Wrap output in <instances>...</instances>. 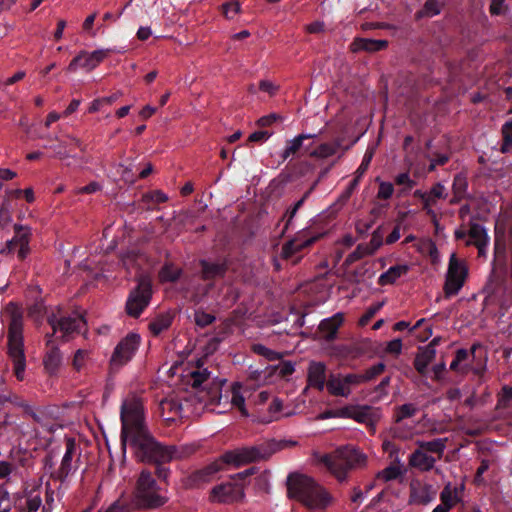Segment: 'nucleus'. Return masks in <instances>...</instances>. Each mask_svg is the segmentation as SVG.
<instances>
[{"instance_id":"obj_53","label":"nucleus","mask_w":512,"mask_h":512,"mask_svg":"<svg viewBox=\"0 0 512 512\" xmlns=\"http://www.w3.org/2000/svg\"><path fill=\"white\" fill-rule=\"evenodd\" d=\"M372 158H373V151H366L361 164L359 165V167L357 168V170L355 172V176L357 178L361 179L363 177V175L366 173V171L369 168Z\"/></svg>"},{"instance_id":"obj_52","label":"nucleus","mask_w":512,"mask_h":512,"mask_svg":"<svg viewBox=\"0 0 512 512\" xmlns=\"http://www.w3.org/2000/svg\"><path fill=\"white\" fill-rule=\"evenodd\" d=\"M452 188H453V192L456 196L462 195L467 188L466 177L463 176L462 174L455 175V177L453 179Z\"/></svg>"},{"instance_id":"obj_23","label":"nucleus","mask_w":512,"mask_h":512,"mask_svg":"<svg viewBox=\"0 0 512 512\" xmlns=\"http://www.w3.org/2000/svg\"><path fill=\"white\" fill-rule=\"evenodd\" d=\"M222 469L220 461H215L206 467L191 473L188 477V485L200 486L211 481L214 474Z\"/></svg>"},{"instance_id":"obj_29","label":"nucleus","mask_w":512,"mask_h":512,"mask_svg":"<svg viewBox=\"0 0 512 512\" xmlns=\"http://www.w3.org/2000/svg\"><path fill=\"white\" fill-rule=\"evenodd\" d=\"M387 46H388V41H386V40L356 38L351 43V51L352 52H359V51L376 52V51L383 50Z\"/></svg>"},{"instance_id":"obj_34","label":"nucleus","mask_w":512,"mask_h":512,"mask_svg":"<svg viewBox=\"0 0 512 512\" xmlns=\"http://www.w3.org/2000/svg\"><path fill=\"white\" fill-rule=\"evenodd\" d=\"M222 397L220 382H213L207 391L201 390L199 395L200 401L205 405H220Z\"/></svg>"},{"instance_id":"obj_60","label":"nucleus","mask_w":512,"mask_h":512,"mask_svg":"<svg viewBox=\"0 0 512 512\" xmlns=\"http://www.w3.org/2000/svg\"><path fill=\"white\" fill-rule=\"evenodd\" d=\"M215 320V317L211 314L205 313V312H196L195 314V321L196 324L205 327L207 325H210Z\"/></svg>"},{"instance_id":"obj_30","label":"nucleus","mask_w":512,"mask_h":512,"mask_svg":"<svg viewBox=\"0 0 512 512\" xmlns=\"http://www.w3.org/2000/svg\"><path fill=\"white\" fill-rule=\"evenodd\" d=\"M202 278L204 280H213L217 277H223L227 271L226 262H209L201 260Z\"/></svg>"},{"instance_id":"obj_7","label":"nucleus","mask_w":512,"mask_h":512,"mask_svg":"<svg viewBox=\"0 0 512 512\" xmlns=\"http://www.w3.org/2000/svg\"><path fill=\"white\" fill-rule=\"evenodd\" d=\"M135 504L142 509H157L165 505L168 498L160 492L156 480L149 471L143 470L134 491Z\"/></svg>"},{"instance_id":"obj_10","label":"nucleus","mask_w":512,"mask_h":512,"mask_svg":"<svg viewBox=\"0 0 512 512\" xmlns=\"http://www.w3.org/2000/svg\"><path fill=\"white\" fill-rule=\"evenodd\" d=\"M141 337L137 333L127 334L114 348L110 358L112 369H119L126 365L139 348Z\"/></svg>"},{"instance_id":"obj_58","label":"nucleus","mask_w":512,"mask_h":512,"mask_svg":"<svg viewBox=\"0 0 512 512\" xmlns=\"http://www.w3.org/2000/svg\"><path fill=\"white\" fill-rule=\"evenodd\" d=\"M506 4L505 0H491L489 6V12L493 16L501 15L505 12Z\"/></svg>"},{"instance_id":"obj_1","label":"nucleus","mask_w":512,"mask_h":512,"mask_svg":"<svg viewBox=\"0 0 512 512\" xmlns=\"http://www.w3.org/2000/svg\"><path fill=\"white\" fill-rule=\"evenodd\" d=\"M120 418L122 445L129 442L142 462L161 464L184 456L183 449L163 446L150 435L145 424L143 402L137 395L130 394L123 400Z\"/></svg>"},{"instance_id":"obj_59","label":"nucleus","mask_w":512,"mask_h":512,"mask_svg":"<svg viewBox=\"0 0 512 512\" xmlns=\"http://www.w3.org/2000/svg\"><path fill=\"white\" fill-rule=\"evenodd\" d=\"M402 347V340L400 338H396L387 343L385 351L389 354L398 356L402 352Z\"/></svg>"},{"instance_id":"obj_9","label":"nucleus","mask_w":512,"mask_h":512,"mask_svg":"<svg viewBox=\"0 0 512 512\" xmlns=\"http://www.w3.org/2000/svg\"><path fill=\"white\" fill-rule=\"evenodd\" d=\"M468 276V267L464 260L459 259L455 253L449 258L445 276L444 293L446 297L457 295L463 287Z\"/></svg>"},{"instance_id":"obj_37","label":"nucleus","mask_w":512,"mask_h":512,"mask_svg":"<svg viewBox=\"0 0 512 512\" xmlns=\"http://www.w3.org/2000/svg\"><path fill=\"white\" fill-rule=\"evenodd\" d=\"M172 323V316L169 313H162L157 315L150 323L149 330L154 336H158L163 331L167 330Z\"/></svg>"},{"instance_id":"obj_36","label":"nucleus","mask_w":512,"mask_h":512,"mask_svg":"<svg viewBox=\"0 0 512 512\" xmlns=\"http://www.w3.org/2000/svg\"><path fill=\"white\" fill-rule=\"evenodd\" d=\"M74 148H79L82 151L84 150L79 139L75 137H69L68 143H61L54 147L55 156L60 160H65L71 156V152L74 150Z\"/></svg>"},{"instance_id":"obj_22","label":"nucleus","mask_w":512,"mask_h":512,"mask_svg":"<svg viewBox=\"0 0 512 512\" xmlns=\"http://www.w3.org/2000/svg\"><path fill=\"white\" fill-rule=\"evenodd\" d=\"M308 385L319 391L327 387L326 366L322 362H311L307 374Z\"/></svg>"},{"instance_id":"obj_38","label":"nucleus","mask_w":512,"mask_h":512,"mask_svg":"<svg viewBox=\"0 0 512 512\" xmlns=\"http://www.w3.org/2000/svg\"><path fill=\"white\" fill-rule=\"evenodd\" d=\"M440 501L439 505L451 510L456 504L460 501L458 496L457 488H452L451 484L445 485L443 490L440 493Z\"/></svg>"},{"instance_id":"obj_16","label":"nucleus","mask_w":512,"mask_h":512,"mask_svg":"<svg viewBox=\"0 0 512 512\" xmlns=\"http://www.w3.org/2000/svg\"><path fill=\"white\" fill-rule=\"evenodd\" d=\"M490 238L486 228L479 223H470L468 229V239L465 244L467 246H475L478 250L479 257H486Z\"/></svg>"},{"instance_id":"obj_62","label":"nucleus","mask_w":512,"mask_h":512,"mask_svg":"<svg viewBox=\"0 0 512 512\" xmlns=\"http://www.w3.org/2000/svg\"><path fill=\"white\" fill-rule=\"evenodd\" d=\"M325 29V23L323 21H315L305 26V31L310 34L322 33Z\"/></svg>"},{"instance_id":"obj_57","label":"nucleus","mask_w":512,"mask_h":512,"mask_svg":"<svg viewBox=\"0 0 512 512\" xmlns=\"http://www.w3.org/2000/svg\"><path fill=\"white\" fill-rule=\"evenodd\" d=\"M423 13L426 16H435L440 13V7L437 0H428L423 7Z\"/></svg>"},{"instance_id":"obj_49","label":"nucleus","mask_w":512,"mask_h":512,"mask_svg":"<svg viewBox=\"0 0 512 512\" xmlns=\"http://www.w3.org/2000/svg\"><path fill=\"white\" fill-rule=\"evenodd\" d=\"M223 14L227 19H233L241 10L237 0H231L222 5Z\"/></svg>"},{"instance_id":"obj_4","label":"nucleus","mask_w":512,"mask_h":512,"mask_svg":"<svg viewBox=\"0 0 512 512\" xmlns=\"http://www.w3.org/2000/svg\"><path fill=\"white\" fill-rule=\"evenodd\" d=\"M9 315L8 325V356L13 363L16 378L22 381L25 376L26 357L23 341V311L14 303H9L6 308Z\"/></svg>"},{"instance_id":"obj_31","label":"nucleus","mask_w":512,"mask_h":512,"mask_svg":"<svg viewBox=\"0 0 512 512\" xmlns=\"http://www.w3.org/2000/svg\"><path fill=\"white\" fill-rule=\"evenodd\" d=\"M409 271L407 264H400L391 266L386 272L379 276L378 284L381 286L392 285L399 278L406 275Z\"/></svg>"},{"instance_id":"obj_61","label":"nucleus","mask_w":512,"mask_h":512,"mask_svg":"<svg viewBox=\"0 0 512 512\" xmlns=\"http://www.w3.org/2000/svg\"><path fill=\"white\" fill-rule=\"evenodd\" d=\"M259 89L270 96H274L278 92L279 86L274 84L272 81L261 80L259 82Z\"/></svg>"},{"instance_id":"obj_56","label":"nucleus","mask_w":512,"mask_h":512,"mask_svg":"<svg viewBox=\"0 0 512 512\" xmlns=\"http://www.w3.org/2000/svg\"><path fill=\"white\" fill-rule=\"evenodd\" d=\"M87 356L88 352L86 350L78 349L75 352L72 364L77 371H79L85 365Z\"/></svg>"},{"instance_id":"obj_12","label":"nucleus","mask_w":512,"mask_h":512,"mask_svg":"<svg viewBox=\"0 0 512 512\" xmlns=\"http://www.w3.org/2000/svg\"><path fill=\"white\" fill-rule=\"evenodd\" d=\"M110 49H98L92 52L81 51L72 61L69 63L67 70L69 72H75L79 67L84 68L88 71L96 68L101 62L104 61L110 54Z\"/></svg>"},{"instance_id":"obj_42","label":"nucleus","mask_w":512,"mask_h":512,"mask_svg":"<svg viewBox=\"0 0 512 512\" xmlns=\"http://www.w3.org/2000/svg\"><path fill=\"white\" fill-rule=\"evenodd\" d=\"M252 349H253V352L265 357L269 361H276L281 358V354L279 352L274 351L270 348H267L266 346H264L262 344L253 345Z\"/></svg>"},{"instance_id":"obj_25","label":"nucleus","mask_w":512,"mask_h":512,"mask_svg":"<svg viewBox=\"0 0 512 512\" xmlns=\"http://www.w3.org/2000/svg\"><path fill=\"white\" fill-rule=\"evenodd\" d=\"M322 234L309 237L307 239H300L299 237L286 242L282 246L281 257L283 259H289L296 253L302 251L304 248L313 244Z\"/></svg>"},{"instance_id":"obj_45","label":"nucleus","mask_w":512,"mask_h":512,"mask_svg":"<svg viewBox=\"0 0 512 512\" xmlns=\"http://www.w3.org/2000/svg\"><path fill=\"white\" fill-rule=\"evenodd\" d=\"M401 474V471L396 466H388L385 469L379 471L376 475V478L382 480L384 482H388L398 478Z\"/></svg>"},{"instance_id":"obj_64","label":"nucleus","mask_w":512,"mask_h":512,"mask_svg":"<svg viewBox=\"0 0 512 512\" xmlns=\"http://www.w3.org/2000/svg\"><path fill=\"white\" fill-rule=\"evenodd\" d=\"M510 401H512V387L510 386H504L502 388V394L499 402L506 406Z\"/></svg>"},{"instance_id":"obj_20","label":"nucleus","mask_w":512,"mask_h":512,"mask_svg":"<svg viewBox=\"0 0 512 512\" xmlns=\"http://www.w3.org/2000/svg\"><path fill=\"white\" fill-rule=\"evenodd\" d=\"M47 350L43 357V365L49 374H55L62 364V354L54 344L53 335H46Z\"/></svg>"},{"instance_id":"obj_24","label":"nucleus","mask_w":512,"mask_h":512,"mask_svg":"<svg viewBox=\"0 0 512 512\" xmlns=\"http://www.w3.org/2000/svg\"><path fill=\"white\" fill-rule=\"evenodd\" d=\"M344 322V314L337 312L333 316L323 319L319 324V330L323 337L327 341L334 340L336 338L339 327Z\"/></svg>"},{"instance_id":"obj_33","label":"nucleus","mask_w":512,"mask_h":512,"mask_svg":"<svg viewBox=\"0 0 512 512\" xmlns=\"http://www.w3.org/2000/svg\"><path fill=\"white\" fill-rule=\"evenodd\" d=\"M341 147V140L337 139L330 143H322L314 150L310 151L308 155L313 158L326 159L337 153Z\"/></svg>"},{"instance_id":"obj_63","label":"nucleus","mask_w":512,"mask_h":512,"mask_svg":"<svg viewBox=\"0 0 512 512\" xmlns=\"http://www.w3.org/2000/svg\"><path fill=\"white\" fill-rule=\"evenodd\" d=\"M359 182L360 179L354 176L353 180L349 183L346 190L342 193L341 198L344 200H348L355 191V189L357 188Z\"/></svg>"},{"instance_id":"obj_41","label":"nucleus","mask_w":512,"mask_h":512,"mask_svg":"<svg viewBox=\"0 0 512 512\" xmlns=\"http://www.w3.org/2000/svg\"><path fill=\"white\" fill-rule=\"evenodd\" d=\"M501 132L503 142L500 151L502 153H508L512 149V119L503 124Z\"/></svg>"},{"instance_id":"obj_2","label":"nucleus","mask_w":512,"mask_h":512,"mask_svg":"<svg viewBox=\"0 0 512 512\" xmlns=\"http://www.w3.org/2000/svg\"><path fill=\"white\" fill-rule=\"evenodd\" d=\"M288 496L313 512L325 511L333 502L332 495L313 478L303 474H290L287 478Z\"/></svg>"},{"instance_id":"obj_3","label":"nucleus","mask_w":512,"mask_h":512,"mask_svg":"<svg viewBox=\"0 0 512 512\" xmlns=\"http://www.w3.org/2000/svg\"><path fill=\"white\" fill-rule=\"evenodd\" d=\"M298 444L294 440L269 439L253 446L239 447L226 451L221 455L220 463L232 465L236 468L254 462L268 460L273 454Z\"/></svg>"},{"instance_id":"obj_44","label":"nucleus","mask_w":512,"mask_h":512,"mask_svg":"<svg viewBox=\"0 0 512 512\" xmlns=\"http://www.w3.org/2000/svg\"><path fill=\"white\" fill-rule=\"evenodd\" d=\"M384 302H377L367 308L365 313L360 317L358 324L361 327L366 326L375 314L383 307Z\"/></svg>"},{"instance_id":"obj_50","label":"nucleus","mask_w":512,"mask_h":512,"mask_svg":"<svg viewBox=\"0 0 512 512\" xmlns=\"http://www.w3.org/2000/svg\"><path fill=\"white\" fill-rule=\"evenodd\" d=\"M99 512H130V505L127 499L120 497L114 501L106 510Z\"/></svg>"},{"instance_id":"obj_5","label":"nucleus","mask_w":512,"mask_h":512,"mask_svg":"<svg viewBox=\"0 0 512 512\" xmlns=\"http://www.w3.org/2000/svg\"><path fill=\"white\" fill-rule=\"evenodd\" d=\"M321 461L342 482L349 470L366 466L367 456L359 448L347 445L338 448L333 454L324 455Z\"/></svg>"},{"instance_id":"obj_47","label":"nucleus","mask_w":512,"mask_h":512,"mask_svg":"<svg viewBox=\"0 0 512 512\" xmlns=\"http://www.w3.org/2000/svg\"><path fill=\"white\" fill-rule=\"evenodd\" d=\"M395 183L397 185H403L404 188L400 191L401 194L407 193L409 190H411L416 182L411 179L408 172L400 173L395 177Z\"/></svg>"},{"instance_id":"obj_17","label":"nucleus","mask_w":512,"mask_h":512,"mask_svg":"<svg viewBox=\"0 0 512 512\" xmlns=\"http://www.w3.org/2000/svg\"><path fill=\"white\" fill-rule=\"evenodd\" d=\"M447 195L445 186L437 182L427 191L424 205H422V210L430 217L436 229L439 227V217L433 206L437 203V200L445 199Z\"/></svg>"},{"instance_id":"obj_14","label":"nucleus","mask_w":512,"mask_h":512,"mask_svg":"<svg viewBox=\"0 0 512 512\" xmlns=\"http://www.w3.org/2000/svg\"><path fill=\"white\" fill-rule=\"evenodd\" d=\"M42 491L40 487L25 490L17 494L13 500V507L16 512H36L42 505Z\"/></svg>"},{"instance_id":"obj_55","label":"nucleus","mask_w":512,"mask_h":512,"mask_svg":"<svg viewBox=\"0 0 512 512\" xmlns=\"http://www.w3.org/2000/svg\"><path fill=\"white\" fill-rule=\"evenodd\" d=\"M13 506L9 493L0 487V512H9Z\"/></svg>"},{"instance_id":"obj_51","label":"nucleus","mask_w":512,"mask_h":512,"mask_svg":"<svg viewBox=\"0 0 512 512\" xmlns=\"http://www.w3.org/2000/svg\"><path fill=\"white\" fill-rule=\"evenodd\" d=\"M417 409L413 404L407 403L399 407L396 421L399 422L405 418H410L415 415Z\"/></svg>"},{"instance_id":"obj_40","label":"nucleus","mask_w":512,"mask_h":512,"mask_svg":"<svg viewBox=\"0 0 512 512\" xmlns=\"http://www.w3.org/2000/svg\"><path fill=\"white\" fill-rule=\"evenodd\" d=\"M371 255H373V248L370 249L364 243H361L356 247V249L353 252H351L346 257V259L344 261V265L350 266L354 262H356L364 257L371 256Z\"/></svg>"},{"instance_id":"obj_46","label":"nucleus","mask_w":512,"mask_h":512,"mask_svg":"<svg viewBox=\"0 0 512 512\" xmlns=\"http://www.w3.org/2000/svg\"><path fill=\"white\" fill-rule=\"evenodd\" d=\"M231 405L238 408L243 416H248V412L245 407V399L241 395L240 391L234 386L232 389Z\"/></svg>"},{"instance_id":"obj_6","label":"nucleus","mask_w":512,"mask_h":512,"mask_svg":"<svg viewBox=\"0 0 512 512\" xmlns=\"http://www.w3.org/2000/svg\"><path fill=\"white\" fill-rule=\"evenodd\" d=\"M385 368L386 365L379 362L360 373L331 374L327 380V390L333 396L347 398L353 388L374 380L384 372Z\"/></svg>"},{"instance_id":"obj_32","label":"nucleus","mask_w":512,"mask_h":512,"mask_svg":"<svg viewBox=\"0 0 512 512\" xmlns=\"http://www.w3.org/2000/svg\"><path fill=\"white\" fill-rule=\"evenodd\" d=\"M436 356V349L430 347L422 348L414 359V367L420 374H425L429 364Z\"/></svg>"},{"instance_id":"obj_21","label":"nucleus","mask_w":512,"mask_h":512,"mask_svg":"<svg viewBox=\"0 0 512 512\" xmlns=\"http://www.w3.org/2000/svg\"><path fill=\"white\" fill-rule=\"evenodd\" d=\"M76 450L77 448L75 440L73 438H68L66 440V451L62 457L60 467L57 471V476L62 481L76 470V467L72 464Z\"/></svg>"},{"instance_id":"obj_39","label":"nucleus","mask_w":512,"mask_h":512,"mask_svg":"<svg viewBox=\"0 0 512 512\" xmlns=\"http://www.w3.org/2000/svg\"><path fill=\"white\" fill-rule=\"evenodd\" d=\"M189 380L188 382L191 384L193 388H199L204 382L209 379L210 372L207 368H204L202 365H198L197 368L191 372H189Z\"/></svg>"},{"instance_id":"obj_27","label":"nucleus","mask_w":512,"mask_h":512,"mask_svg":"<svg viewBox=\"0 0 512 512\" xmlns=\"http://www.w3.org/2000/svg\"><path fill=\"white\" fill-rule=\"evenodd\" d=\"M437 459L428 455L425 451L416 449L409 457V465L421 471H430L434 468Z\"/></svg>"},{"instance_id":"obj_54","label":"nucleus","mask_w":512,"mask_h":512,"mask_svg":"<svg viewBox=\"0 0 512 512\" xmlns=\"http://www.w3.org/2000/svg\"><path fill=\"white\" fill-rule=\"evenodd\" d=\"M415 247L422 254H426L429 250L436 251V244L428 238L419 239Z\"/></svg>"},{"instance_id":"obj_13","label":"nucleus","mask_w":512,"mask_h":512,"mask_svg":"<svg viewBox=\"0 0 512 512\" xmlns=\"http://www.w3.org/2000/svg\"><path fill=\"white\" fill-rule=\"evenodd\" d=\"M243 498V487L232 482L219 484L211 491V500L217 503L231 504Z\"/></svg>"},{"instance_id":"obj_8","label":"nucleus","mask_w":512,"mask_h":512,"mask_svg":"<svg viewBox=\"0 0 512 512\" xmlns=\"http://www.w3.org/2000/svg\"><path fill=\"white\" fill-rule=\"evenodd\" d=\"M60 309L57 312L51 310L47 314V322L52 328V334L60 332L64 340H68L74 334L79 333L85 326L86 321L80 314L60 316Z\"/></svg>"},{"instance_id":"obj_19","label":"nucleus","mask_w":512,"mask_h":512,"mask_svg":"<svg viewBox=\"0 0 512 512\" xmlns=\"http://www.w3.org/2000/svg\"><path fill=\"white\" fill-rule=\"evenodd\" d=\"M335 415L367 425H372L374 421L373 409L370 406H346L338 409Z\"/></svg>"},{"instance_id":"obj_43","label":"nucleus","mask_w":512,"mask_h":512,"mask_svg":"<svg viewBox=\"0 0 512 512\" xmlns=\"http://www.w3.org/2000/svg\"><path fill=\"white\" fill-rule=\"evenodd\" d=\"M379 182V188L377 191V198L380 200H388L394 193V186L391 182L381 181L379 178L376 179Z\"/></svg>"},{"instance_id":"obj_15","label":"nucleus","mask_w":512,"mask_h":512,"mask_svg":"<svg viewBox=\"0 0 512 512\" xmlns=\"http://www.w3.org/2000/svg\"><path fill=\"white\" fill-rule=\"evenodd\" d=\"M409 503L415 505H427L436 497L437 491L433 485L413 480L410 483Z\"/></svg>"},{"instance_id":"obj_28","label":"nucleus","mask_w":512,"mask_h":512,"mask_svg":"<svg viewBox=\"0 0 512 512\" xmlns=\"http://www.w3.org/2000/svg\"><path fill=\"white\" fill-rule=\"evenodd\" d=\"M159 407L162 417L166 421H175L183 413V406L177 398L164 399L160 402Z\"/></svg>"},{"instance_id":"obj_11","label":"nucleus","mask_w":512,"mask_h":512,"mask_svg":"<svg viewBox=\"0 0 512 512\" xmlns=\"http://www.w3.org/2000/svg\"><path fill=\"white\" fill-rule=\"evenodd\" d=\"M152 297V286L148 280L142 279L133 289L126 301V312L129 316L137 318L149 305Z\"/></svg>"},{"instance_id":"obj_35","label":"nucleus","mask_w":512,"mask_h":512,"mask_svg":"<svg viewBox=\"0 0 512 512\" xmlns=\"http://www.w3.org/2000/svg\"><path fill=\"white\" fill-rule=\"evenodd\" d=\"M447 438H437L432 441L417 440L416 445L425 452H431L438 455L440 459L446 449Z\"/></svg>"},{"instance_id":"obj_48","label":"nucleus","mask_w":512,"mask_h":512,"mask_svg":"<svg viewBox=\"0 0 512 512\" xmlns=\"http://www.w3.org/2000/svg\"><path fill=\"white\" fill-rule=\"evenodd\" d=\"M181 270L173 266H164L160 271V278L163 281L174 282L179 279Z\"/></svg>"},{"instance_id":"obj_26","label":"nucleus","mask_w":512,"mask_h":512,"mask_svg":"<svg viewBox=\"0 0 512 512\" xmlns=\"http://www.w3.org/2000/svg\"><path fill=\"white\" fill-rule=\"evenodd\" d=\"M316 137L315 134L302 133L295 136L293 139L287 141L286 147L282 151L281 157L283 160L288 159L290 156L295 155L303 148V154H308L310 151L308 147L304 146V141Z\"/></svg>"},{"instance_id":"obj_18","label":"nucleus","mask_w":512,"mask_h":512,"mask_svg":"<svg viewBox=\"0 0 512 512\" xmlns=\"http://www.w3.org/2000/svg\"><path fill=\"white\" fill-rule=\"evenodd\" d=\"M29 236L28 230H24L22 227L16 228L14 237L6 243L8 253L17 254L20 260L25 259L30 251Z\"/></svg>"}]
</instances>
